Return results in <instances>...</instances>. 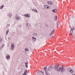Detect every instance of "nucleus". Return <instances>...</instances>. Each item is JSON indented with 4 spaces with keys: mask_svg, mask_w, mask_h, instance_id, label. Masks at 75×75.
I'll return each instance as SVG.
<instances>
[{
    "mask_svg": "<svg viewBox=\"0 0 75 75\" xmlns=\"http://www.w3.org/2000/svg\"><path fill=\"white\" fill-rule=\"evenodd\" d=\"M6 58L8 59H9V58H10V56H7L6 57Z\"/></svg>",
    "mask_w": 75,
    "mask_h": 75,
    "instance_id": "nucleus-17",
    "label": "nucleus"
},
{
    "mask_svg": "<svg viewBox=\"0 0 75 75\" xmlns=\"http://www.w3.org/2000/svg\"><path fill=\"white\" fill-rule=\"evenodd\" d=\"M24 16L25 17H30V15H28L27 14H26Z\"/></svg>",
    "mask_w": 75,
    "mask_h": 75,
    "instance_id": "nucleus-10",
    "label": "nucleus"
},
{
    "mask_svg": "<svg viewBox=\"0 0 75 75\" xmlns=\"http://www.w3.org/2000/svg\"><path fill=\"white\" fill-rule=\"evenodd\" d=\"M34 35H37V34H36V33H34Z\"/></svg>",
    "mask_w": 75,
    "mask_h": 75,
    "instance_id": "nucleus-25",
    "label": "nucleus"
},
{
    "mask_svg": "<svg viewBox=\"0 0 75 75\" xmlns=\"http://www.w3.org/2000/svg\"><path fill=\"white\" fill-rule=\"evenodd\" d=\"M2 48H3V47H4V45H3L2 46Z\"/></svg>",
    "mask_w": 75,
    "mask_h": 75,
    "instance_id": "nucleus-27",
    "label": "nucleus"
},
{
    "mask_svg": "<svg viewBox=\"0 0 75 75\" xmlns=\"http://www.w3.org/2000/svg\"><path fill=\"white\" fill-rule=\"evenodd\" d=\"M11 48L12 50H14V44H12Z\"/></svg>",
    "mask_w": 75,
    "mask_h": 75,
    "instance_id": "nucleus-6",
    "label": "nucleus"
},
{
    "mask_svg": "<svg viewBox=\"0 0 75 75\" xmlns=\"http://www.w3.org/2000/svg\"><path fill=\"white\" fill-rule=\"evenodd\" d=\"M32 39H33V41H36V38H34V37H33L32 38Z\"/></svg>",
    "mask_w": 75,
    "mask_h": 75,
    "instance_id": "nucleus-12",
    "label": "nucleus"
},
{
    "mask_svg": "<svg viewBox=\"0 0 75 75\" xmlns=\"http://www.w3.org/2000/svg\"><path fill=\"white\" fill-rule=\"evenodd\" d=\"M27 25H28V24H27Z\"/></svg>",
    "mask_w": 75,
    "mask_h": 75,
    "instance_id": "nucleus-32",
    "label": "nucleus"
},
{
    "mask_svg": "<svg viewBox=\"0 0 75 75\" xmlns=\"http://www.w3.org/2000/svg\"><path fill=\"white\" fill-rule=\"evenodd\" d=\"M72 75H75V74H73Z\"/></svg>",
    "mask_w": 75,
    "mask_h": 75,
    "instance_id": "nucleus-31",
    "label": "nucleus"
},
{
    "mask_svg": "<svg viewBox=\"0 0 75 75\" xmlns=\"http://www.w3.org/2000/svg\"><path fill=\"white\" fill-rule=\"evenodd\" d=\"M51 4V2L50 1L48 3V4Z\"/></svg>",
    "mask_w": 75,
    "mask_h": 75,
    "instance_id": "nucleus-21",
    "label": "nucleus"
},
{
    "mask_svg": "<svg viewBox=\"0 0 75 75\" xmlns=\"http://www.w3.org/2000/svg\"><path fill=\"white\" fill-rule=\"evenodd\" d=\"M2 41V40H0V42H1Z\"/></svg>",
    "mask_w": 75,
    "mask_h": 75,
    "instance_id": "nucleus-26",
    "label": "nucleus"
},
{
    "mask_svg": "<svg viewBox=\"0 0 75 75\" xmlns=\"http://www.w3.org/2000/svg\"><path fill=\"white\" fill-rule=\"evenodd\" d=\"M73 28H71V31H70V35H72V33L73 32Z\"/></svg>",
    "mask_w": 75,
    "mask_h": 75,
    "instance_id": "nucleus-5",
    "label": "nucleus"
},
{
    "mask_svg": "<svg viewBox=\"0 0 75 75\" xmlns=\"http://www.w3.org/2000/svg\"><path fill=\"white\" fill-rule=\"evenodd\" d=\"M59 64H55L54 67V69L56 71H57L58 72H59L61 71V67H60L58 68Z\"/></svg>",
    "mask_w": 75,
    "mask_h": 75,
    "instance_id": "nucleus-1",
    "label": "nucleus"
},
{
    "mask_svg": "<svg viewBox=\"0 0 75 75\" xmlns=\"http://www.w3.org/2000/svg\"><path fill=\"white\" fill-rule=\"evenodd\" d=\"M28 64V62H26L25 63V65H27V64Z\"/></svg>",
    "mask_w": 75,
    "mask_h": 75,
    "instance_id": "nucleus-24",
    "label": "nucleus"
},
{
    "mask_svg": "<svg viewBox=\"0 0 75 75\" xmlns=\"http://www.w3.org/2000/svg\"><path fill=\"white\" fill-rule=\"evenodd\" d=\"M25 51H28V48H26V49H25Z\"/></svg>",
    "mask_w": 75,
    "mask_h": 75,
    "instance_id": "nucleus-22",
    "label": "nucleus"
},
{
    "mask_svg": "<svg viewBox=\"0 0 75 75\" xmlns=\"http://www.w3.org/2000/svg\"><path fill=\"white\" fill-rule=\"evenodd\" d=\"M71 69H70V68H69L68 69V71H69V72H70V71H71Z\"/></svg>",
    "mask_w": 75,
    "mask_h": 75,
    "instance_id": "nucleus-20",
    "label": "nucleus"
},
{
    "mask_svg": "<svg viewBox=\"0 0 75 75\" xmlns=\"http://www.w3.org/2000/svg\"><path fill=\"white\" fill-rule=\"evenodd\" d=\"M10 16H12V15H11Z\"/></svg>",
    "mask_w": 75,
    "mask_h": 75,
    "instance_id": "nucleus-30",
    "label": "nucleus"
},
{
    "mask_svg": "<svg viewBox=\"0 0 75 75\" xmlns=\"http://www.w3.org/2000/svg\"><path fill=\"white\" fill-rule=\"evenodd\" d=\"M54 29L52 31V32L51 33V35H52V34H53L54 33Z\"/></svg>",
    "mask_w": 75,
    "mask_h": 75,
    "instance_id": "nucleus-13",
    "label": "nucleus"
},
{
    "mask_svg": "<svg viewBox=\"0 0 75 75\" xmlns=\"http://www.w3.org/2000/svg\"><path fill=\"white\" fill-rule=\"evenodd\" d=\"M52 67H49L48 69V70L49 71H52Z\"/></svg>",
    "mask_w": 75,
    "mask_h": 75,
    "instance_id": "nucleus-7",
    "label": "nucleus"
},
{
    "mask_svg": "<svg viewBox=\"0 0 75 75\" xmlns=\"http://www.w3.org/2000/svg\"><path fill=\"white\" fill-rule=\"evenodd\" d=\"M3 7H4V6H2L0 7V9H2L3 8Z\"/></svg>",
    "mask_w": 75,
    "mask_h": 75,
    "instance_id": "nucleus-18",
    "label": "nucleus"
},
{
    "mask_svg": "<svg viewBox=\"0 0 75 75\" xmlns=\"http://www.w3.org/2000/svg\"><path fill=\"white\" fill-rule=\"evenodd\" d=\"M45 8H50V7L48 6L47 5H46L45 6Z\"/></svg>",
    "mask_w": 75,
    "mask_h": 75,
    "instance_id": "nucleus-11",
    "label": "nucleus"
},
{
    "mask_svg": "<svg viewBox=\"0 0 75 75\" xmlns=\"http://www.w3.org/2000/svg\"><path fill=\"white\" fill-rule=\"evenodd\" d=\"M8 32H9V30H8L6 31V34L7 35V34H8Z\"/></svg>",
    "mask_w": 75,
    "mask_h": 75,
    "instance_id": "nucleus-16",
    "label": "nucleus"
},
{
    "mask_svg": "<svg viewBox=\"0 0 75 75\" xmlns=\"http://www.w3.org/2000/svg\"><path fill=\"white\" fill-rule=\"evenodd\" d=\"M64 67H65V66H64V65H62V68L61 69V71L62 73V74L63 72L65 71V68H64Z\"/></svg>",
    "mask_w": 75,
    "mask_h": 75,
    "instance_id": "nucleus-3",
    "label": "nucleus"
},
{
    "mask_svg": "<svg viewBox=\"0 0 75 75\" xmlns=\"http://www.w3.org/2000/svg\"><path fill=\"white\" fill-rule=\"evenodd\" d=\"M57 28H58V25H57Z\"/></svg>",
    "mask_w": 75,
    "mask_h": 75,
    "instance_id": "nucleus-28",
    "label": "nucleus"
},
{
    "mask_svg": "<svg viewBox=\"0 0 75 75\" xmlns=\"http://www.w3.org/2000/svg\"><path fill=\"white\" fill-rule=\"evenodd\" d=\"M38 74L39 75H42V74H43V75H44V74L43 73V72H42V71H39L38 73Z\"/></svg>",
    "mask_w": 75,
    "mask_h": 75,
    "instance_id": "nucleus-4",
    "label": "nucleus"
},
{
    "mask_svg": "<svg viewBox=\"0 0 75 75\" xmlns=\"http://www.w3.org/2000/svg\"><path fill=\"white\" fill-rule=\"evenodd\" d=\"M26 68H27L28 67V65L27 64H25Z\"/></svg>",
    "mask_w": 75,
    "mask_h": 75,
    "instance_id": "nucleus-23",
    "label": "nucleus"
},
{
    "mask_svg": "<svg viewBox=\"0 0 75 75\" xmlns=\"http://www.w3.org/2000/svg\"><path fill=\"white\" fill-rule=\"evenodd\" d=\"M55 20H57V16H56L54 17Z\"/></svg>",
    "mask_w": 75,
    "mask_h": 75,
    "instance_id": "nucleus-15",
    "label": "nucleus"
},
{
    "mask_svg": "<svg viewBox=\"0 0 75 75\" xmlns=\"http://www.w3.org/2000/svg\"><path fill=\"white\" fill-rule=\"evenodd\" d=\"M52 11L54 12V13H57V9H55L53 10H52Z\"/></svg>",
    "mask_w": 75,
    "mask_h": 75,
    "instance_id": "nucleus-8",
    "label": "nucleus"
},
{
    "mask_svg": "<svg viewBox=\"0 0 75 75\" xmlns=\"http://www.w3.org/2000/svg\"><path fill=\"white\" fill-rule=\"evenodd\" d=\"M27 71H25L24 73L22 75H27Z\"/></svg>",
    "mask_w": 75,
    "mask_h": 75,
    "instance_id": "nucleus-14",
    "label": "nucleus"
},
{
    "mask_svg": "<svg viewBox=\"0 0 75 75\" xmlns=\"http://www.w3.org/2000/svg\"><path fill=\"white\" fill-rule=\"evenodd\" d=\"M32 11H34L35 12V13H38V12L37 11V9H34L32 10Z\"/></svg>",
    "mask_w": 75,
    "mask_h": 75,
    "instance_id": "nucleus-9",
    "label": "nucleus"
},
{
    "mask_svg": "<svg viewBox=\"0 0 75 75\" xmlns=\"http://www.w3.org/2000/svg\"><path fill=\"white\" fill-rule=\"evenodd\" d=\"M71 73H73V70L71 69V70H70V71Z\"/></svg>",
    "mask_w": 75,
    "mask_h": 75,
    "instance_id": "nucleus-19",
    "label": "nucleus"
},
{
    "mask_svg": "<svg viewBox=\"0 0 75 75\" xmlns=\"http://www.w3.org/2000/svg\"><path fill=\"white\" fill-rule=\"evenodd\" d=\"M1 50H2V48H0V49L1 50Z\"/></svg>",
    "mask_w": 75,
    "mask_h": 75,
    "instance_id": "nucleus-29",
    "label": "nucleus"
},
{
    "mask_svg": "<svg viewBox=\"0 0 75 75\" xmlns=\"http://www.w3.org/2000/svg\"><path fill=\"white\" fill-rule=\"evenodd\" d=\"M44 70L45 71V72L47 75H50L48 72V70H47V67H46L44 68Z\"/></svg>",
    "mask_w": 75,
    "mask_h": 75,
    "instance_id": "nucleus-2",
    "label": "nucleus"
}]
</instances>
